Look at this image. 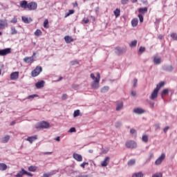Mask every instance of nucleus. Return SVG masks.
I'll list each match as a JSON object with an SVG mask.
<instances>
[{"label":"nucleus","mask_w":177,"mask_h":177,"mask_svg":"<svg viewBox=\"0 0 177 177\" xmlns=\"http://www.w3.org/2000/svg\"><path fill=\"white\" fill-rule=\"evenodd\" d=\"M20 6L22 9H28L29 10H37L38 8V4L37 2L31 1L30 3L27 2L26 0L20 1Z\"/></svg>","instance_id":"obj_1"},{"label":"nucleus","mask_w":177,"mask_h":177,"mask_svg":"<svg viewBox=\"0 0 177 177\" xmlns=\"http://www.w3.org/2000/svg\"><path fill=\"white\" fill-rule=\"evenodd\" d=\"M34 97H38V95L35 94L32 95H28V99H34Z\"/></svg>","instance_id":"obj_47"},{"label":"nucleus","mask_w":177,"mask_h":177,"mask_svg":"<svg viewBox=\"0 0 177 177\" xmlns=\"http://www.w3.org/2000/svg\"><path fill=\"white\" fill-rule=\"evenodd\" d=\"M28 171H30V172H35V171H37V167L30 166L28 167Z\"/></svg>","instance_id":"obj_35"},{"label":"nucleus","mask_w":177,"mask_h":177,"mask_svg":"<svg viewBox=\"0 0 177 177\" xmlns=\"http://www.w3.org/2000/svg\"><path fill=\"white\" fill-rule=\"evenodd\" d=\"M93 80L94 81L91 83V87L93 89H97V88L100 86L99 82L100 80H99V79H94Z\"/></svg>","instance_id":"obj_9"},{"label":"nucleus","mask_w":177,"mask_h":177,"mask_svg":"<svg viewBox=\"0 0 177 177\" xmlns=\"http://www.w3.org/2000/svg\"><path fill=\"white\" fill-rule=\"evenodd\" d=\"M64 39H65V41L66 42V44H71V42L74 41V39H73L70 36H65Z\"/></svg>","instance_id":"obj_19"},{"label":"nucleus","mask_w":177,"mask_h":177,"mask_svg":"<svg viewBox=\"0 0 177 177\" xmlns=\"http://www.w3.org/2000/svg\"><path fill=\"white\" fill-rule=\"evenodd\" d=\"M10 23H13V24H16L17 23V19L16 17L13 18L11 21Z\"/></svg>","instance_id":"obj_51"},{"label":"nucleus","mask_w":177,"mask_h":177,"mask_svg":"<svg viewBox=\"0 0 177 177\" xmlns=\"http://www.w3.org/2000/svg\"><path fill=\"white\" fill-rule=\"evenodd\" d=\"M38 139V136L35 135L33 136L28 137V138L26 139L28 142L30 143H32V142L37 140Z\"/></svg>","instance_id":"obj_15"},{"label":"nucleus","mask_w":177,"mask_h":177,"mask_svg":"<svg viewBox=\"0 0 177 177\" xmlns=\"http://www.w3.org/2000/svg\"><path fill=\"white\" fill-rule=\"evenodd\" d=\"M73 13H74V10H70L68 11V12H67V13L66 14L65 17H68V16H70V15H73Z\"/></svg>","instance_id":"obj_38"},{"label":"nucleus","mask_w":177,"mask_h":177,"mask_svg":"<svg viewBox=\"0 0 177 177\" xmlns=\"http://www.w3.org/2000/svg\"><path fill=\"white\" fill-rule=\"evenodd\" d=\"M135 164H136V160L135 159H131L127 162V165H129V167H132V165H135Z\"/></svg>","instance_id":"obj_26"},{"label":"nucleus","mask_w":177,"mask_h":177,"mask_svg":"<svg viewBox=\"0 0 177 177\" xmlns=\"http://www.w3.org/2000/svg\"><path fill=\"white\" fill-rule=\"evenodd\" d=\"M168 129H169V127H165V129H164V132H165V133H167Z\"/></svg>","instance_id":"obj_58"},{"label":"nucleus","mask_w":177,"mask_h":177,"mask_svg":"<svg viewBox=\"0 0 177 177\" xmlns=\"http://www.w3.org/2000/svg\"><path fill=\"white\" fill-rule=\"evenodd\" d=\"M10 53H12V48H10L0 50V56H6L10 55Z\"/></svg>","instance_id":"obj_5"},{"label":"nucleus","mask_w":177,"mask_h":177,"mask_svg":"<svg viewBox=\"0 0 177 177\" xmlns=\"http://www.w3.org/2000/svg\"><path fill=\"white\" fill-rule=\"evenodd\" d=\"M124 52H127V49H122L120 47H117L115 48V53H117L118 55H122V53H124Z\"/></svg>","instance_id":"obj_17"},{"label":"nucleus","mask_w":177,"mask_h":177,"mask_svg":"<svg viewBox=\"0 0 177 177\" xmlns=\"http://www.w3.org/2000/svg\"><path fill=\"white\" fill-rule=\"evenodd\" d=\"M123 107H124V103L122 102H118L117 106H116V111H120V110H122Z\"/></svg>","instance_id":"obj_16"},{"label":"nucleus","mask_w":177,"mask_h":177,"mask_svg":"<svg viewBox=\"0 0 177 177\" xmlns=\"http://www.w3.org/2000/svg\"><path fill=\"white\" fill-rule=\"evenodd\" d=\"M8 169V165L5 163H0V171H6Z\"/></svg>","instance_id":"obj_25"},{"label":"nucleus","mask_w":177,"mask_h":177,"mask_svg":"<svg viewBox=\"0 0 177 177\" xmlns=\"http://www.w3.org/2000/svg\"><path fill=\"white\" fill-rule=\"evenodd\" d=\"M35 55H36V53H33L32 56H31V57H33V59H34Z\"/></svg>","instance_id":"obj_64"},{"label":"nucleus","mask_w":177,"mask_h":177,"mask_svg":"<svg viewBox=\"0 0 177 177\" xmlns=\"http://www.w3.org/2000/svg\"><path fill=\"white\" fill-rule=\"evenodd\" d=\"M42 73V67L41 66H36V68L32 71L31 76L33 77H38L39 74Z\"/></svg>","instance_id":"obj_4"},{"label":"nucleus","mask_w":177,"mask_h":177,"mask_svg":"<svg viewBox=\"0 0 177 177\" xmlns=\"http://www.w3.org/2000/svg\"><path fill=\"white\" fill-rule=\"evenodd\" d=\"M49 21L48 20V19H45L44 21V28H49Z\"/></svg>","instance_id":"obj_34"},{"label":"nucleus","mask_w":177,"mask_h":177,"mask_svg":"<svg viewBox=\"0 0 177 177\" xmlns=\"http://www.w3.org/2000/svg\"><path fill=\"white\" fill-rule=\"evenodd\" d=\"M8 26V21L6 19L0 20V30H3Z\"/></svg>","instance_id":"obj_12"},{"label":"nucleus","mask_w":177,"mask_h":177,"mask_svg":"<svg viewBox=\"0 0 177 177\" xmlns=\"http://www.w3.org/2000/svg\"><path fill=\"white\" fill-rule=\"evenodd\" d=\"M26 170L24 169H21L20 171H19L16 174V177H23L24 175H26Z\"/></svg>","instance_id":"obj_22"},{"label":"nucleus","mask_w":177,"mask_h":177,"mask_svg":"<svg viewBox=\"0 0 177 177\" xmlns=\"http://www.w3.org/2000/svg\"><path fill=\"white\" fill-rule=\"evenodd\" d=\"M62 100H66L67 99V94H63L62 96Z\"/></svg>","instance_id":"obj_54"},{"label":"nucleus","mask_w":177,"mask_h":177,"mask_svg":"<svg viewBox=\"0 0 177 177\" xmlns=\"http://www.w3.org/2000/svg\"><path fill=\"white\" fill-rule=\"evenodd\" d=\"M139 13H142V15H145V13H147V8L145 7V8H140L138 10Z\"/></svg>","instance_id":"obj_28"},{"label":"nucleus","mask_w":177,"mask_h":177,"mask_svg":"<svg viewBox=\"0 0 177 177\" xmlns=\"http://www.w3.org/2000/svg\"><path fill=\"white\" fill-rule=\"evenodd\" d=\"M44 86H45V81H44V80L37 82L35 84V86H36V88H37V89H41V88H44Z\"/></svg>","instance_id":"obj_13"},{"label":"nucleus","mask_w":177,"mask_h":177,"mask_svg":"<svg viewBox=\"0 0 177 177\" xmlns=\"http://www.w3.org/2000/svg\"><path fill=\"white\" fill-rule=\"evenodd\" d=\"M151 107H154V102L149 103Z\"/></svg>","instance_id":"obj_61"},{"label":"nucleus","mask_w":177,"mask_h":177,"mask_svg":"<svg viewBox=\"0 0 177 177\" xmlns=\"http://www.w3.org/2000/svg\"><path fill=\"white\" fill-rule=\"evenodd\" d=\"M15 124H16V122L12 121V122L10 123V125H15Z\"/></svg>","instance_id":"obj_63"},{"label":"nucleus","mask_w":177,"mask_h":177,"mask_svg":"<svg viewBox=\"0 0 177 177\" xmlns=\"http://www.w3.org/2000/svg\"><path fill=\"white\" fill-rule=\"evenodd\" d=\"M113 13H114L115 17H119L120 15H121V10H120V8H116L113 11Z\"/></svg>","instance_id":"obj_27"},{"label":"nucleus","mask_w":177,"mask_h":177,"mask_svg":"<svg viewBox=\"0 0 177 177\" xmlns=\"http://www.w3.org/2000/svg\"><path fill=\"white\" fill-rule=\"evenodd\" d=\"M133 82V87L136 88V86H138V79H134Z\"/></svg>","instance_id":"obj_45"},{"label":"nucleus","mask_w":177,"mask_h":177,"mask_svg":"<svg viewBox=\"0 0 177 177\" xmlns=\"http://www.w3.org/2000/svg\"><path fill=\"white\" fill-rule=\"evenodd\" d=\"M153 62L156 64H160L161 63V59L157 57H155L153 59Z\"/></svg>","instance_id":"obj_32"},{"label":"nucleus","mask_w":177,"mask_h":177,"mask_svg":"<svg viewBox=\"0 0 177 177\" xmlns=\"http://www.w3.org/2000/svg\"><path fill=\"white\" fill-rule=\"evenodd\" d=\"M145 51H146V48L145 47H143V46L140 47V49H139V53H143V52H145Z\"/></svg>","instance_id":"obj_40"},{"label":"nucleus","mask_w":177,"mask_h":177,"mask_svg":"<svg viewBox=\"0 0 177 177\" xmlns=\"http://www.w3.org/2000/svg\"><path fill=\"white\" fill-rule=\"evenodd\" d=\"M171 37L174 39V41H177V35L176 33H171Z\"/></svg>","instance_id":"obj_42"},{"label":"nucleus","mask_w":177,"mask_h":177,"mask_svg":"<svg viewBox=\"0 0 177 177\" xmlns=\"http://www.w3.org/2000/svg\"><path fill=\"white\" fill-rule=\"evenodd\" d=\"M138 17L140 19V22L143 23V20H144L143 15H142L141 14H139Z\"/></svg>","instance_id":"obj_46"},{"label":"nucleus","mask_w":177,"mask_h":177,"mask_svg":"<svg viewBox=\"0 0 177 177\" xmlns=\"http://www.w3.org/2000/svg\"><path fill=\"white\" fill-rule=\"evenodd\" d=\"M169 93V90L168 88H165L162 92V95H168Z\"/></svg>","instance_id":"obj_44"},{"label":"nucleus","mask_w":177,"mask_h":177,"mask_svg":"<svg viewBox=\"0 0 177 177\" xmlns=\"http://www.w3.org/2000/svg\"><path fill=\"white\" fill-rule=\"evenodd\" d=\"M129 2V0H121L122 5H127Z\"/></svg>","instance_id":"obj_48"},{"label":"nucleus","mask_w":177,"mask_h":177,"mask_svg":"<svg viewBox=\"0 0 177 177\" xmlns=\"http://www.w3.org/2000/svg\"><path fill=\"white\" fill-rule=\"evenodd\" d=\"M50 176H52V174H50V173H44V174H43V177H50Z\"/></svg>","instance_id":"obj_50"},{"label":"nucleus","mask_w":177,"mask_h":177,"mask_svg":"<svg viewBox=\"0 0 177 177\" xmlns=\"http://www.w3.org/2000/svg\"><path fill=\"white\" fill-rule=\"evenodd\" d=\"M35 35L36 37H39V35H42V31L39 29L36 30V31L35 32Z\"/></svg>","instance_id":"obj_36"},{"label":"nucleus","mask_w":177,"mask_h":177,"mask_svg":"<svg viewBox=\"0 0 177 177\" xmlns=\"http://www.w3.org/2000/svg\"><path fill=\"white\" fill-rule=\"evenodd\" d=\"M49 122L45 121L40 122L35 125L37 129H46L49 128Z\"/></svg>","instance_id":"obj_3"},{"label":"nucleus","mask_w":177,"mask_h":177,"mask_svg":"<svg viewBox=\"0 0 177 177\" xmlns=\"http://www.w3.org/2000/svg\"><path fill=\"white\" fill-rule=\"evenodd\" d=\"M130 133L131 134L136 133V130L135 129H131Z\"/></svg>","instance_id":"obj_56"},{"label":"nucleus","mask_w":177,"mask_h":177,"mask_svg":"<svg viewBox=\"0 0 177 177\" xmlns=\"http://www.w3.org/2000/svg\"><path fill=\"white\" fill-rule=\"evenodd\" d=\"M144 174L142 171H140L138 173L133 174L132 175V177H143Z\"/></svg>","instance_id":"obj_30"},{"label":"nucleus","mask_w":177,"mask_h":177,"mask_svg":"<svg viewBox=\"0 0 177 177\" xmlns=\"http://www.w3.org/2000/svg\"><path fill=\"white\" fill-rule=\"evenodd\" d=\"M19 72H12L10 75V80L11 81H16V80H19Z\"/></svg>","instance_id":"obj_8"},{"label":"nucleus","mask_w":177,"mask_h":177,"mask_svg":"<svg viewBox=\"0 0 177 177\" xmlns=\"http://www.w3.org/2000/svg\"><path fill=\"white\" fill-rule=\"evenodd\" d=\"M110 163V157L106 156L105 159L101 162L102 167H107Z\"/></svg>","instance_id":"obj_11"},{"label":"nucleus","mask_w":177,"mask_h":177,"mask_svg":"<svg viewBox=\"0 0 177 177\" xmlns=\"http://www.w3.org/2000/svg\"><path fill=\"white\" fill-rule=\"evenodd\" d=\"M142 140L145 143H147L149 142V136L147 135L142 136Z\"/></svg>","instance_id":"obj_31"},{"label":"nucleus","mask_w":177,"mask_h":177,"mask_svg":"<svg viewBox=\"0 0 177 177\" xmlns=\"http://www.w3.org/2000/svg\"><path fill=\"white\" fill-rule=\"evenodd\" d=\"M174 70V67L172 66H169L166 68V71H172Z\"/></svg>","instance_id":"obj_43"},{"label":"nucleus","mask_w":177,"mask_h":177,"mask_svg":"<svg viewBox=\"0 0 177 177\" xmlns=\"http://www.w3.org/2000/svg\"><path fill=\"white\" fill-rule=\"evenodd\" d=\"M164 160H165V153H162L161 156L156 160V165H161V163Z\"/></svg>","instance_id":"obj_7"},{"label":"nucleus","mask_w":177,"mask_h":177,"mask_svg":"<svg viewBox=\"0 0 177 177\" xmlns=\"http://www.w3.org/2000/svg\"><path fill=\"white\" fill-rule=\"evenodd\" d=\"M55 140H57V142H60V137L58 136V137L55 138Z\"/></svg>","instance_id":"obj_59"},{"label":"nucleus","mask_w":177,"mask_h":177,"mask_svg":"<svg viewBox=\"0 0 177 177\" xmlns=\"http://www.w3.org/2000/svg\"><path fill=\"white\" fill-rule=\"evenodd\" d=\"M73 157L76 161H78L79 162H81L82 161V156L80 154H78L77 153H73Z\"/></svg>","instance_id":"obj_10"},{"label":"nucleus","mask_w":177,"mask_h":177,"mask_svg":"<svg viewBox=\"0 0 177 177\" xmlns=\"http://www.w3.org/2000/svg\"><path fill=\"white\" fill-rule=\"evenodd\" d=\"M131 95H132V96H136V92L132 91Z\"/></svg>","instance_id":"obj_60"},{"label":"nucleus","mask_w":177,"mask_h":177,"mask_svg":"<svg viewBox=\"0 0 177 177\" xmlns=\"http://www.w3.org/2000/svg\"><path fill=\"white\" fill-rule=\"evenodd\" d=\"M122 124L120 122H117L115 124L116 128H120V127H121Z\"/></svg>","instance_id":"obj_52"},{"label":"nucleus","mask_w":177,"mask_h":177,"mask_svg":"<svg viewBox=\"0 0 177 177\" xmlns=\"http://www.w3.org/2000/svg\"><path fill=\"white\" fill-rule=\"evenodd\" d=\"M90 76L92 80H98V81H100V73H97V77H95V74L93 73H91Z\"/></svg>","instance_id":"obj_23"},{"label":"nucleus","mask_w":177,"mask_h":177,"mask_svg":"<svg viewBox=\"0 0 177 177\" xmlns=\"http://www.w3.org/2000/svg\"><path fill=\"white\" fill-rule=\"evenodd\" d=\"M69 132L73 133V132H75V127H72L70 129Z\"/></svg>","instance_id":"obj_57"},{"label":"nucleus","mask_w":177,"mask_h":177,"mask_svg":"<svg viewBox=\"0 0 177 177\" xmlns=\"http://www.w3.org/2000/svg\"><path fill=\"white\" fill-rule=\"evenodd\" d=\"M80 115V110H76L73 113V117H78Z\"/></svg>","instance_id":"obj_39"},{"label":"nucleus","mask_w":177,"mask_h":177,"mask_svg":"<svg viewBox=\"0 0 177 177\" xmlns=\"http://www.w3.org/2000/svg\"><path fill=\"white\" fill-rule=\"evenodd\" d=\"M137 44H138V41L133 40V41L131 42V44H129V46L131 48H135V46H136Z\"/></svg>","instance_id":"obj_33"},{"label":"nucleus","mask_w":177,"mask_h":177,"mask_svg":"<svg viewBox=\"0 0 177 177\" xmlns=\"http://www.w3.org/2000/svg\"><path fill=\"white\" fill-rule=\"evenodd\" d=\"M88 162H84L80 165V167H82V168H85V165H88Z\"/></svg>","instance_id":"obj_49"},{"label":"nucleus","mask_w":177,"mask_h":177,"mask_svg":"<svg viewBox=\"0 0 177 177\" xmlns=\"http://www.w3.org/2000/svg\"><path fill=\"white\" fill-rule=\"evenodd\" d=\"M83 22L84 24H88L89 23V19H84Z\"/></svg>","instance_id":"obj_55"},{"label":"nucleus","mask_w":177,"mask_h":177,"mask_svg":"<svg viewBox=\"0 0 177 177\" xmlns=\"http://www.w3.org/2000/svg\"><path fill=\"white\" fill-rule=\"evenodd\" d=\"M43 154L46 155V154H52V152H44Z\"/></svg>","instance_id":"obj_62"},{"label":"nucleus","mask_w":177,"mask_h":177,"mask_svg":"<svg viewBox=\"0 0 177 177\" xmlns=\"http://www.w3.org/2000/svg\"><path fill=\"white\" fill-rule=\"evenodd\" d=\"M139 23V21L138 20V18H134L131 20V26L132 27H138V24Z\"/></svg>","instance_id":"obj_21"},{"label":"nucleus","mask_w":177,"mask_h":177,"mask_svg":"<svg viewBox=\"0 0 177 177\" xmlns=\"http://www.w3.org/2000/svg\"><path fill=\"white\" fill-rule=\"evenodd\" d=\"M164 85H165V82H161L158 84H157L156 88L153 90L151 96L149 97V99H151V100H154V99H157L158 96V92H160V90L161 89V88H162V86H164Z\"/></svg>","instance_id":"obj_2"},{"label":"nucleus","mask_w":177,"mask_h":177,"mask_svg":"<svg viewBox=\"0 0 177 177\" xmlns=\"http://www.w3.org/2000/svg\"><path fill=\"white\" fill-rule=\"evenodd\" d=\"M125 146L128 148V149H135L136 148V143L135 142V141H128L127 142H126Z\"/></svg>","instance_id":"obj_6"},{"label":"nucleus","mask_w":177,"mask_h":177,"mask_svg":"<svg viewBox=\"0 0 177 177\" xmlns=\"http://www.w3.org/2000/svg\"><path fill=\"white\" fill-rule=\"evenodd\" d=\"M10 140V136H6L1 138V143H8Z\"/></svg>","instance_id":"obj_18"},{"label":"nucleus","mask_w":177,"mask_h":177,"mask_svg":"<svg viewBox=\"0 0 177 177\" xmlns=\"http://www.w3.org/2000/svg\"><path fill=\"white\" fill-rule=\"evenodd\" d=\"M133 111L136 114H144V113H146V111L142 108H136Z\"/></svg>","instance_id":"obj_14"},{"label":"nucleus","mask_w":177,"mask_h":177,"mask_svg":"<svg viewBox=\"0 0 177 177\" xmlns=\"http://www.w3.org/2000/svg\"><path fill=\"white\" fill-rule=\"evenodd\" d=\"M109 89H110V88L108 86H105L101 88V93H106V92H108Z\"/></svg>","instance_id":"obj_29"},{"label":"nucleus","mask_w":177,"mask_h":177,"mask_svg":"<svg viewBox=\"0 0 177 177\" xmlns=\"http://www.w3.org/2000/svg\"><path fill=\"white\" fill-rule=\"evenodd\" d=\"M25 175H27L28 176H32V174L30 172H28L27 171L25 170Z\"/></svg>","instance_id":"obj_53"},{"label":"nucleus","mask_w":177,"mask_h":177,"mask_svg":"<svg viewBox=\"0 0 177 177\" xmlns=\"http://www.w3.org/2000/svg\"><path fill=\"white\" fill-rule=\"evenodd\" d=\"M24 62L25 63H31V62H34V58L33 57H26L24 59Z\"/></svg>","instance_id":"obj_20"},{"label":"nucleus","mask_w":177,"mask_h":177,"mask_svg":"<svg viewBox=\"0 0 177 177\" xmlns=\"http://www.w3.org/2000/svg\"><path fill=\"white\" fill-rule=\"evenodd\" d=\"M22 21H24V23L28 24L31 23V21H32V19L31 18H30L28 19V18H27L26 17H22Z\"/></svg>","instance_id":"obj_24"},{"label":"nucleus","mask_w":177,"mask_h":177,"mask_svg":"<svg viewBox=\"0 0 177 177\" xmlns=\"http://www.w3.org/2000/svg\"><path fill=\"white\" fill-rule=\"evenodd\" d=\"M17 34V30L15 28H11V35H15Z\"/></svg>","instance_id":"obj_37"},{"label":"nucleus","mask_w":177,"mask_h":177,"mask_svg":"<svg viewBox=\"0 0 177 177\" xmlns=\"http://www.w3.org/2000/svg\"><path fill=\"white\" fill-rule=\"evenodd\" d=\"M152 177H162V173H156L153 174Z\"/></svg>","instance_id":"obj_41"}]
</instances>
